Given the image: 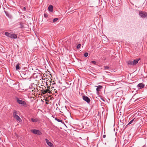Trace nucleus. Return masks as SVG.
Returning a JSON list of instances; mask_svg holds the SVG:
<instances>
[{
    "mask_svg": "<svg viewBox=\"0 0 147 147\" xmlns=\"http://www.w3.org/2000/svg\"><path fill=\"white\" fill-rule=\"evenodd\" d=\"M4 35L11 39H17L18 38L17 34L12 33H10L8 32H5Z\"/></svg>",
    "mask_w": 147,
    "mask_h": 147,
    "instance_id": "1",
    "label": "nucleus"
},
{
    "mask_svg": "<svg viewBox=\"0 0 147 147\" xmlns=\"http://www.w3.org/2000/svg\"><path fill=\"white\" fill-rule=\"evenodd\" d=\"M21 77L24 79H29L30 77L29 72L27 71H23L21 73Z\"/></svg>",
    "mask_w": 147,
    "mask_h": 147,
    "instance_id": "2",
    "label": "nucleus"
},
{
    "mask_svg": "<svg viewBox=\"0 0 147 147\" xmlns=\"http://www.w3.org/2000/svg\"><path fill=\"white\" fill-rule=\"evenodd\" d=\"M140 16L142 18L146 17L147 18V13L145 12L140 11L139 13Z\"/></svg>",
    "mask_w": 147,
    "mask_h": 147,
    "instance_id": "3",
    "label": "nucleus"
},
{
    "mask_svg": "<svg viewBox=\"0 0 147 147\" xmlns=\"http://www.w3.org/2000/svg\"><path fill=\"white\" fill-rule=\"evenodd\" d=\"M16 99L17 102L18 104L24 105H26V102L25 101L20 100L17 97L16 98Z\"/></svg>",
    "mask_w": 147,
    "mask_h": 147,
    "instance_id": "4",
    "label": "nucleus"
},
{
    "mask_svg": "<svg viewBox=\"0 0 147 147\" xmlns=\"http://www.w3.org/2000/svg\"><path fill=\"white\" fill-rule=\"evenodd\" d=\"M31 132L35 134L40 135L42 134V132L39 130L36 129H33L31 130Z\"/></svg>",
    "mask_w": 147,
    "mask_h": 147,
    "instance_id": "5",
    "label": "nucleus"
},
{
    "mask_svg": "<svg viewBox=\"0 0 147 147\" xmlns=\"http://www.w3.org/2000/svg\"><path fill=\"white\" fill-rule=\"evenodd\" d=\"M82 98L84 100L88 103H90V99L88 97L85 95L82 96Z\"/></svg>",
    "mask_w": 147,
    "mask_h": 147,
    "instance_id": "6",
    "label": "nucleus"
},
{
    "mask_svg": "<svg viewBox=\"0 0 147 147\" xmlns=\"http://www.w3.org/2000/svg\"><path fill=\"white\" fill-rule=\"evenodd\" d=\"M137 121V119L134 118L131 120L127 124V125H129L131 124H134L136 123V122Z\"/></svg>",
    "mask_w": 147,
    "mask_h": 147,
    "instance_id": "7",
    "label": "nucleus"
},
{
    "mask_svg": "<svg viewBox=\"0 0 147 147\" xmlns=\"http://www.w3.org/2000/svg\"><path fill=\"white\" fill-rule=\"evenodd\" d=\"M45 140L47 144L50 147H54L53 144L52 143L50 142L47 139H46Z\"/></svg>",
    "mask_w": 147,
    "mask_h": 147,
    "instance_id": "8",
    "label": "nucleus"
},
{
    "mask_svg": "<svg viewBox=\"0 0 147 147\" xmlns=\"http://www.w3.org/2000/svg\"><path fill=\"white\" fill-rule=\"evenodd\" d=\"M145 85L142 83H140L137 85V87H138L139 89H141L144 87Z\"/></svg>",
    "mask_w": 147,
    "mask_h": 147,
    "instance_id": "9",
    "label": "nucleus"
},
{
    "mask_svg": "<svg viewBox=\"0 0 147 147\" xmlns=\"http://www.w3.org/2000/svg\"><path fill=\"white\" fill-rule=\"evenodd\" d=\"M5 13L6 14V16L10 18H12V16L7 11H4Z\"/></svg>",
    "mask_w": 147,
    "mask_h": 147,
    "instance_id": "10",
    "label": "nucleus"
},
{
    "mask_svg": "<svg viewBox=\"0 0 147 147\" xmlns=\"http://www.w3.org/2000/svg\"><path fill=\"white\" fill-rule=\"evenodd\" d=\"M140 59L139 58L138 59H136L133 61V65H136L138 62V61L140 60Z\"/></svg>",
    "mask_w": 147,
    "mask_h": 147,
    "instance_id": "11",
    "label": "nucleus"
},
{
    "mask_svg": "<svg viewBox=\"0 0 147 147\" xmlns=\"http://www.w3.org/2000/svg\"><path fill=\"white\" fill-rule=\"evenodd\" d=\"M103 87L102 86L99 85L97 86L96 89V90L97 92H98L100 91V90Z\"/></svg>",
    "mask_w": 147,
    "mask_h": 147,
    "instance_id": "12",
    "label": "nucleus"
},
{
    "mask_svg": "<svg viewBox=\"0 0 147 147\" xmlns=\"http://www.w3.org/2000/svg\"><path fill=\"white\" fill-rule=\"evenodd\" d=\"M42 91V93L43 94H45L47 92L49 93L50 92V91L47 89L44 90H41Z\"/></svg>",
    "mask_w": 147,
    "mask_h": 147,
    "instance_id": "13",
    "label": "nucleus"
},
{
    "mask_svg": "<svg viewBox=\"0 0 147 147\" xmlns=\"http://www.w3.org/2000/svg\"><path fill=\"white\" fill-rule=\"evenodd\" d=\"M15 119H16L17 121H19L20 122H21L22 121V120L20 117L18 116V115H17L15 117H14Z\"/></svg>",
    "mask_w": 147,
    "mask_h": 147,
    "instance_id": "14",
    "label": "nucleus"
},
{
    "mask_svg": "<svg viewBox=\"0 0 147 147\" xmlns=\"http://www.w3.org/2000/svg\"><path fill=\"white\" fill-rule=\"evenodd\" d=\"M48 9L49 11L51 12H53V6L51 5H50L48 7Z\"/></svg>",
    "mask_w": 147,
    "mask_h": 147,
    "instance_id": "15",
    "label": "nucleus"
},
{
    "mask_svg": "<svg viewBox=\"0 0 147 147\" xmlns=\"http://www.w3.org/2000/svg\"><path fill=\"white\" fill-rule=\"evenodd\" d=\"M17 111L16 110H14L13 111V117H15L17 115Z\"/></svg>",
    "mask_w": 147,
    "mask_h": 147,
    "instance_id": "16",
    "label": "nucleus"
},
{
    "mask_svg": "<svg viewBox=\"0 0 147 147\" xmlns=\"http://www.w3.org/2000/svg\"><path fill=\"white\" fill-rule=\"evenodd\" d=\"M18 24L20 25V27L19 28H23L24 27V24L22 22H20L18 23Z\"/></svg>",
    "mask_w": 147,
    "mask_h": 147,
    "instance_id": "17",
    "label": "nucleus"
},
{
    "mask_svg": "<svg viewBox=\"0 0 147 147\" xmlns=\"http://www.w3.org/2000/svg\"><path fill=\"white\" fill-rule=\"evenodd\" d=\"M55 119L59 122H61L63 123V120L61 119H59L56 117L55 118Z\"/></svg>",
    "mask_w": 147,
    "mask_h": 147,
    "instance_id": "18",
    "label": "nucleus"
},
{
    "mask_svg": "<svg viewBox=\"0 0 147 147\" xmlns=\"http://www.w3.org/2000/svg\"><path fill=\"white\" fill-rule=\"evenodd\" d=\"M20 65L19 64H18L16 66V69L17 70L20 69Z\"/></svg>",
    "mask_w": 147,
    "mask_h": 147,
    "instance_id": "19",
    "label": "nucleus"
},
{
    "mask_svg": "<svg viewBox=\"0 0 147 147\" xmlns=\"http://www.w3.org/2000/svg\"><path fill=\"white\" fill-rule=\"evenodd\" d=\"M31 120L33 122H36L38 121V119H34V118H31Z\"/></svg>",
    "mask_w": 147,
    "mask_h": 147,
    "instance_id": "20",
    "label": "nucleus"
},
{
    "mask_svg": "<svg viewBox=\"0 0 147 147\" xmlns=\"http://www.w3.org/2000/svg\"><path fill=\"white\" fill-rule=\"evenodd\" d=\"M127 63L128 65H133V61H129Z\"/></svg>",
    "mask_w": 147,
    "mask_h": 147,
    "instance_id": "21",
    "label": "nucleus"
},
{
    "mask_svg": "<svg viewBox=\"0 0 147 147\" xmlns=\"http://www.w3.org/2000/svg\"><path fill=\"white\" fill-rule=\"evenodd\" d=\"M104 69L105 70L108 69L109 68V66H104L103 67Z\"/></svg>",
    "mask_w": 147,
    "mask_h": 147,
    "instance_id": "22",
    "label": "nucleus"
},
{
    "mask_svg": "<svg viewBox=\"0 0 147 147\" xmlns=\"http://www.w3.org/2000/svg\"><path fill=\"white\" fill-rule=\"evenodd\" d=\"M88 53L86 52L84 54V56L85 57H87L88 56Z\"/></svg>",
    "mask_w": 147,
    "mask_h": 147,
    "instance_id": "23",
    "label": "nucleus"
},
{
    "mask_svg": "<svg viewBox=\"0 0 147 147\" xmlns=\"http://www.w3.org/2000/svg\"><path fill=\"white\" fill-rule=\"evenodd\" d=\"M58 19H59L58 18H55L53 20V22H56L58 20Z\"/></svg>",
    "mask_w": 147,
    "mask_h": 147,
    "instance_id": "24",
    "label": "nucleus"
},
{
    "mask_svg": "<svg viewBox=\"0 0 147 147\" xmlns=\"http://www.w3.org/2000/svg\"><path fill=\"white\" fill-rule=\"evenodd\" d=\"M48 16L47 14V13H44V17L45 18H47L48 17Z\"/></svg>",
    "mask_w": 147,
    "mask_h": 147,
    "instance_id": "25",
    "label": "nucleus"
},
{
    "mask_svg": "<svg viewBox=\"0 0 147 147\" xmlns=\"http://www.w3.org/2000/svg\"><path fill=\"white\" fill-rule=\"evenodd\" d=\"M81 46V45L80 44H78L76 48L77 49H79Z\"/></svg>",
    "mask_w": 147,
    "mask_h": 147,
    "instance_id": "26",
    "label": "nucleus"
},
{
    "mask_svg": "<svg viewBox=\"0 0 147 147\" xmlns=\"http://www.w3.org/2000/svg\"><path fill=\"white\" fill-rule=\"evenodd\" d=\"M91 63L94 64H95L96 63V62L95 61H91Z\"/></svg>",
    "mask_w": 147,
    "mask_h": 147,
    "instance_id": "27",
    "label": "nucleus"
},
{
    "mask_svg": "<svg viewBox=\"0 0 147 147\" xmlns=\"http://www.w3.org/2000/svg\"><path fill=\"white\" fill-rule=\"evenodd\" d=\"M141 98H138V99H137L135 101H137V100H139L140 99H141Z\"/></svg>",
    "mask_w": 147,
    "mask_h": 147,
    "instance_id": "28",
    "label": "nucleus"
},
{
    "mask_svg": "<svg viewBox=\"0 0 147 147\" xmlns=\"http://www.w3.org/2000/svg\"><path fill=\"white\" fill-rule=\"evenodd\" d=\"M106 135H103V138H105V137H106Z\"/></svg>",
    "mask_w": 147,
    "mask_h": 147,
    "instance_id": "29",
    "label": "nucleus"
},
{
    "mask_svg": "<svg viewBox=\"0 0 147 147\" xmlns=\"http://www.w3.org/2000/svg\"><path fill=\"white\" fill-rule=\"evenodd\" d=\"M24 10H26V8L25 7H24L23 8Z\"/></svg>",
    "mask_w": 147,
    "mask_h": 147,
    "instance_id": "30",
    "label": "nucleus"
},
{
    "mask_svg": "<svg viewBox=\"0 0 147 147\" xmlns=\"http://www.w3.org/2000/svg\"><path fill=\"white\" fill-rule=\"evenodd\" d=\"M47 89H48L47 90H48L49 89V88H50V87L49 86H47Z\"/></svg>",
    "mask_w": 147,
    "mask_h": 147,
    "instance_id": "31",
    "label": "nucleus"
},
{
    "mask_svg": "<svg viewBox=\"0 0 147 147\" xmlns=\"http://www.w3.org/2000/svg\"><path fill=\"white\" fill-rule=\"evenodd\" d=\"M142 147H146V145H144L142 146Z\"/></svg>",
    "mask_w": 147,
    "mask_h": 147,
    "instance_id": "32",
    "label": "nucleus"
},
{
    "mask_svg": "<svg viewBox=\"0 0 147 147\" xmlns=\"http://www.w3.org/2000/svg\"><path fill=\"white\" fill-rule=\"evenodd\" d=\"M35 28H32V29H33V30H35Z\"/></svg>",
    "mask_w": 147,
    "mask_h": 147,
    "instance_id": "33",
    "label": "nucleus"
},
{
    "mask_svg": "<svg viewBox=\"0 0 147 147\" xmlns=\"http://www.w3.org/2000/svg\"><path fill=\"white\" fill-rule=\"evenodd\" d=\"M42 90H44L45 89H44V88H42Z\"/></svg>",
    "mask_w": 147,
    "mask_h": 147,
    "instance_id": "34",
    "label": "nucleus"
},
{
    "mask_svg": "<svg viewBox=\"0 0 147 147\" xmlns=\"http://www.w3.org/2000/svg\"><path fill=\"white\" fill-rule=\"evenodd\" d=\"M118 93V92H117L116 94V95Z\"/></svg>",
    "mask_w": 147,
    "mask_h": 147,
    "instance_id": "35",
    "label": "nucleus"
},
{
    "mask_svg": "<svg viewBox=\"0 0 147 147\" xmlns=\"http://www.w3.org/2000/svg\"><path fill=\"white\" fill-rule=\"evenodd\" d=\"M46 85L47 86V85H48V84H47V83H46Z\"/></svg>",
    "mask_w": 147,
    "mask_h": 147,
    "instance_id": "36",
    "label": "nucleus"
}]
</instances>
